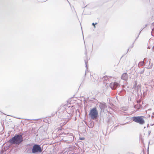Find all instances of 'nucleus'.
<instances>
[{"label":"nucleus","instance_id":"nucleus-1","mask_svg":"<svg viewBox=\"0 0 154 154\" xmlns=\"http://www.w3.org/2000/svg\"><path fill=\"white\" fill-rule=\"evenodd\" d=\"M23 141L22 136L20 135H15L10 140L9 142L11 144H19Z\"/></svg>","mask_w":154,"mask_h":154},{"label":"nucleus","instance_id":"nucleus-2","mask_svg":"<svg viewBox=\"0 0 154 154\" xmlns=\"http://www.w3.org/2000/svg\"><path fill=\"white\" fill-rule=\"evenodd\" d=\"M144 116H138L133 117L132 118V120L135 122L139 123L141 125H143L145 123Z\"/></svg>","mask_w":154,"mask_h":154},{"label":"nucleus","instance_id":"nucleus-3","mask_svg":"<svg viewBox=\"0 0 154 154\" xmlns=\"http://www.w3.org/2000/svg\"><path fill=\"white\" fill-rule=\"evenodd\" d=\"M98 111L96 108H94L90 110L89 116L93 119H96L98 116Z\"/></svg>","mask_w":154,"mask_h":154},{"label":"nucleus","instance_id":"nucleus-4","mask_svg":"<svg viewBox=\"0 0 154 154\" xmlns=\"http://www.w3.org/2000/svg\"><path fill=\"white\" fill-rule=\"evenodd\" d=\"M32 151L33 153H35L38 152H41L42 151V150L39 145L35 144L33 146Z\"/></svg>","mask_w":154,"mask_h":154},{"label":"nucleus","instance_id":"nucleus-5","mask_svg":"<svg viewBox=\"0 0 154 154\" xmlns=\"http://www.w3.org/2000/svg\"><path fill=\"white\" fill-rule=\"evenodd\" d=\"M119 85V84L117 82H112L110 84V88L113 90L115 89Z\"/></svg>","mask_w":154,"mask_h":154},{"label":"nucleus","instance_id":"nucleus-6","mask_svg":"<svg viewBox=\"0 0 154 154\" xmlns=\"http://www.w3.org/2000/svg\"><path fill=\"white\" fill-rule=\"evenodd\" d=\"M121 78L123 80L127 81L128 79V75L126 73H124L122 75Z\"/></svg>","mask_w":154,"mask_h":154},{"label":"nucleus","instance_id":"nucleus-7","mask_svg":"<svg viewBox=\"0 0 154 154\" xmlns=\"http://www.w3.org/2000/svg\"><path fill=\"white\" fill-rule=\"evenodd\" d=\"M135 108H137L138 109H139L141 107V105H140V104L137 105H136L135 106Z\"/></svg>","mask_w":154,"mask_h":154},{"label":"nucleus","instance_id":"nucleus-8","mask_svg":"<svg viewBox=\"0 0 154 154\" xmlns=\"http://www.w3.org/2000/svg\"><path fill=\"white\" fill-rule=\"evenodd\" d=\"M134 86H133V88H135L136 86H137V82L136 81H135L134 83Z\"/></svg>","mask_w":154,"mask_h":154},{"label":"nucleus","instance_id":"nucleus-9","mask_svg":"<svg viewBox=\"0 0 154 154\" xmlns=\"http://www.w3.org/2000/svg\"><path fill=\"white\" fill-rule=\"evenodd\" d=\"M108 79V77L107 76H105L103 77V80H107Z\"/></svg>","mask_w":154,"mask_h":154},{"label":"nucleus","instance_id":"nucleus-10","mask_svg":"<svg viewBox=\"0 0 154 154\" xmlns=\"http://www.w3.org/2000/svg\"><path fill=\"white\" fill-rule=\"evenodd\" d=\"M97 24V23H93L92 24V25H93L94 26V27L95 28V25L96 24Z\"/></svg>","mask_w":154,"mask_h":154},{"label":"nucleus","instance_id":"nucleus-11","mask_svg":"<svg viewBox=\"0 0 154 154\" xmlns=\"http://www.w3.org/2000/svg\"><path fill=\"white\" fill-rule=\"evenodd\" d=\"M84 138H81L80 139H81V140H84Z\"/></svg>","mask_w":154,"mask_h":154},{"label":"nucleus","instance_id":"nucleus-12","mask_svg":"<svg viewBox=\"0 0 154 154\" xmlns=\"http://www.w3.org/2000/svg\"><path fill=\"white\" fill-rule=\"evenodd\" d=\"M140 100L137 101V103H138V102H139V103H140Z\"/></svg>","mask_w":154,"mask_h":154},{"label":"nucleus","instance_id":"nucleus-13","mask_svg":"<svg viewBox=\"0 0 154 154\" xmlns=\"http://www.w3.org/2000/svg\"><path fill=\"white\" fill-rule=\"evenodd\" d=\"M153 50H154V45L153 46Z\"/></svg>","mask_w":154,"mask_h":154}]
</instances>
